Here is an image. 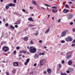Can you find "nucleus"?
Segmentation results:
<instances>
[{"label": "nucleus", "instance_id": "obj_2", "mask_svg": "<svg viewBox=\"0 0 75 75\" xmlns=\"http://www.w3.org/2000/svg\"><path fill=\"white\" fill-rule=\"evenodd\" d=\"M2 49L3 51H4L5 52H7L9 50V48L7 46L3 47Z\"/></svg>", "mask_w": 75, "mask_h": 75}, {"label": "nucleus", "instance_id": "obj_36", "mask_svg": "<svg viewBox=\"0 0 75 75\" xmlns=\"http://www.w3.org/2000/svg\"><path fill=\"white\" fill-rule=\"evenodd\" d=\"M37 63H35L34 65V67H36L37 66Z\"/></svg>", "mask_w": 75, "mask_h": 75}, {"label": "nucleus", "instance_id": "obj_54", "mask_svg": "<svg viewBox=\"0 0 75 75\" xmlns=\"http://www.w3.org/2000/svg\"><path fill=\"white\" fill-rule=\"evenodd\" d=\"M52 19L53 20H54V17H53L52 18Z\"/></svg>", "mask_w": 75, "mask_h": 75}, {"label": "nucleus", "instance_id": "obj_9", "mask_svg": "<svg viewBox=\"0 0 75 75\" xmlns=\"http://www.w3.org/2000/svg\"><path fill=\"white\" fill-rule=\"evenodd\" d=\"M57 11L58 10H57V9H53L52 11V13H57Z\"/></svg>", "mask_w": 75, "mask_h": 75}, {"label": "nucleus", "instance_id": "obj_33", "mask_svg": "<svg viewBox=\"0 0 75 75\" xmlns=\"http://www.w3.org/2000/svg\"><path fill=\"white\" fill-rule=\"evenodd\" d=\"M20 47H19L18 46L16 47V49L17 50H19L20 49Z\"/></svg>", "mask_w": 75, "mask_h": 75}, {"label": "nucleus", "instance_id": "obj_42", "mask_svg": "<svg viewBox=\"0 0 75 75\" xmlns=\"http://www.w3.org/2000/svg\"><path fill=\"white\" fill-rule=\"evenodd\" d=\"M39 42H40V43H42V40H40L39 41Z\"/></svg>", "mask_w": 75, "mask_h": 75}, {"label": "nucleus", "instance_id": "obj_34", "mask_svg": "<svg viewBox=\"0 0 75 75\" xmlns=\"http://www.w3.org/2000/svg\"><path fill=\"white\" fill-rule=\"evenodd\" d=\"M15 27L16 28H18V25H15Z\"/></svg>", "mask_w": 75, "mask_h": 75}, {"label": "nucleus", "instance_id": "obj_51", "mask_svg": "<svg viewBox=\"0 0 75 75\" xmlns=\"http://www.w3.org/2000/svg\"><path fill=\"white\" fill-rule=\"evenodd\" d=\"M1 45H3V42H2L1 43Z\"/></svg>", "mask_w": 75, "mask_h": 75}, {"label": "nucleus", "instance_id": "obj_56", "mask_svg": "<svg viewBox=\"0 0 75 75\" xmlns=\"http://www.w3.org/2000/svg\"><path fill=\"white\" fill-rule=\"evenodd\" d=\"M45 54V53H44V52H42V55H44Z\"/></svg>", "mask_w": 75, "mask_h": 75}, {"label": "nucleus", "instance_id": "obj_32", "mask_svg": "<svg viewBox=\"0 0 75 75\" xmlns=\"http://www.w3.org/2000/svg\"><path fill=\"white\" fill-rule=\"evenodd\" d=\"M43 73L44 74H47V71H44L43 72Z\"/></svg>", "mask_w": 75, "mask_h": 75}, {"label": "nucleus", "instance_id": "obj_57", "mask_svg": "<svg viewBox=\"0 0 75 75\" xmlns=\"http://www.w3.org/2000/svg\"><path fill=\"white\" fill-rule=\"evenodd\" d=\"M2 23V22L1 21H0V25H1V24Z\"/></svg>", "mask_w": 75, "mask_h": 75}, {"label": "nucleus", "instance_id": "obj_16", "mask_svg": "<svg viewBox=\"0 0 75 75\" xmlns=\"http://www.w3.org/2000/svg\"><path fill=\"white\" fill-rule=\"evenodd\" d=\"M32 3L33 4H34V5H37V4L36 3V2L34 1V0L32 1Z\"/></svg>", "mask_w": 75, "mask_h": 75}, {"label": "nucleus", "instance_id": "obj_49", "mask_svg": "<svg viewBox=\"0 0 75 75\" xmlns=\"http://www.w3.org/2000/svg\"><path fill=\"white\" fill-rule=\"evenodd\" d=\"M41 8H42V9L43 10H45V8H44V7H41Z\"/></svg>", "mask_w": 75, "mask_h": 75}, {"label": "nucleus", "instance_id": "obj_39", "mask_svg": "<svg viewBox=\"0 0 75 75\" xmlns=\"http://www.w3.org/2000/svg\"><path fill=\"white\" fill-rule=\"evenodd\" d=\"M21 23V22L20 21H19L18 22V24H20Z\"/></svg>", "mask_w": 75, "mask_h": 75}, {"label": "nucleus", "instance_id": "obj_29", "mask_svg": "<svg viewBox=\"0 0 75 75\" xmlns=\"http://www.w3.org/2000/svg\"><path fill=\"white\" fill-rule=\"evenodd\" d=\"M65 42V40H62L61 41V43H64V42Z\"/></svg>", "mask_w": 75, "mask_h": 75}, {"label": "nucleus", "instance_id": "obj_62", "mask_svg": "<svg viewBox=\"0 0 75 75\" xmlns=\"http://www.w3.org/2000/svg\"><path fill=\"white\" fill-rule=\"evenodd\" d=\"M35 35H38V34H37V33H36L35 34Z\"/></svg>", "mask_w": 75, "mask_h": 75}, {"label": "nucleus", "instance_id": "obj_8", "mask_svg": "<svg viewBox=\"0 0 75 75\" xmlns=\"http://www.w3.org/2000/svg\"><path fill=\"white\" fill-rule=\"evenodd\" d=\"M73 17V16H72V14H70L68 17V18L69 20H70L71 19V18H72Z\"/></svg>", "mask_w": 75, "mask_h": 75}, {"label": "nucleus", "instance_id": "obj_58", "mask_svg": "<svg viewBox=\"0 0 75 75\" xmlns=\"http://www.w3.org/2000/svg\"><path fill=\"white\" fill-rule=\"evenodd\" d=\"M25 56H24V55H23L22 56V58H25Z\"/></svg>", "mask_w": 75, "mask_h": 75}, {"label": "nucleus", "instance_id": "obj_38", "mask_svg": "<svg viewBox=\"0 0 75 75\" xmlns=\"http://www.w3.org/2000/svg\"><path fill=\"white\" fill-rule=\"evenodd\" d=\"M58 23H60L61 22V19H59L58 20Z\"/></svg>", "mask_w": 75, "mask_h": 75}, {"label": "nucleus", "instance_id": "obj_30", "mask_svg": "<svg viewBox=\"0 0 75 75\" xmlns=\"http://www.w3.org/2000/svg\"><path fill=\"white\" fill-rule=\"evenodd\" d=\"M30 43L31 44H33L34 43V42H33V41L31 40L30 42Z\"/></svg>", "mask_w": 75, "mask_h": 75}, {"label": "nucleus", "instance_id": "obj_20", "mask_svg": "<svg viewBox=\"0 0 75 75\" xmlns=\"http://www.w3.org/2000/svg\"><path fill=\"white\" fill-rule=\"evenodd\" d=\"M38 55H37V54H35V58H38Z\"/></svg>", "mask_w": 75, "mask_h": 75}, {"label": "nucleus", "instance_id": "obj_12", "mask_svg": "<svg viewBox=\"0 0 75 75\" xmlns=\"http://www.w3.org/2000/svg\"><path fill=\"white\" fill-rule=\"evenodd\" d=\"M72 64V62L71 60H70L68 62V64L69 65H71Z\"/></svg>", "mask_w": 75, "mask_h": 75}, {"label": "nucleus", "instance_id": "obj_43", "mask_svg": "<svg viewBox=\"0 0 75 75\" xmlns=\"http://www.w3.org/2000/svg\"><path fill=\"white\" fill-rule=\"evenodd\" d=\"M70 25H72L73 24V22H71L70 23Z\"/></svg>", "mask_w": 75, "mask_h": 75}, {"label": "nucleus", "instance_id": "obj_17", "mask_svg": "<svg viewBox=\"0 0 75 75\" xmlns=\"http://www.w3.org/2000/svg\"><path fill=\"white\" fill-rule=\"evenodd\" d=\"M49 31H50V29L49 28V29H47V30L45 31V33L46 34H47V33H48V32H49Z\"/></svg>", "mask_w": 75, "mask_h": 75}, {"label": "nucleus", "instance_id": "obj_28", "mask_svg": "<svg viewBox=\"0 0 75 75\" xmlns=\"http://www.w3.org/2000/svg\"><path fill=\"white\" fill-rule=\"evenodd\" d=\"M52 8H55V9H57V8L55 6H53L52 7Z\"/></svg>", "mask_w": 75, "mask_h": 75}, {"label": "nucleus", "instance_id": "obj_10", "mask_svg": "<svg viewBox=\"0 0 75 75\" xmlns=\"http://www.w3.org/2000/svg\"><path fill=\"white\" fill-rule=\"evenodd\" d=\"M47 72L48 74H50L51 72V69H47Z\"/></svg>", "mask_w": 75, "mask_h": 75}, {"label": "nucleus", "instance_id": "obj_6", "mask_svg": "<svg viewBox=\"0 0 75 75\" xmlns=\"http://www.w3.org/2000/svg\"><path fill=\"white\" fill-rule=\"evenodd\" d=\"M29 61H30V59L28 58L27 59H26V62L24 63L25 65H27V63L29 62Z\"/></svg>", "mask_w": 75, "mask_h": 75}, {"label": "nucleus", "instance_id": "obj_64", "mask_svg": "<svg viewBox=\"0 0 75 75\" xmlns=\"http://www.w3.org/2000/svg\"><path fill=\"white\" fill-rule=\"evenodd\" d=\"M32 72H30V73H29V75H31V74H32Z\"/></svg>", "mask_w": 75, "mask_h": 75}, {"label": "nucleus", "instance_id": "obj_19", "mask_svg": "<svg viewBox=\"0 0 75 75\" xmlns=\"http://www.w3.org/2000/svg\"><path fill=\"white\" fill-rule=\"evenodd\" d=\"M28 27H34L35 26V25H28Z\"/></svg>", "mask_w": 75, "mask_h": 75}, {"label": "nucleus", "instance_id": "obj_53", "mask_svg": "<svg viewBox=\"0 0 75 75\" xmlns=\"http://www.w3.org/2000/svg\"><path fill=\"white\" fill-rule=\"evenodd\" d=\"M6 74V75H9V73H8V72H7Z\"/></svg>", "mask_w": 75, "mask_h": 75}, {"label": "nucleus", "instance_id": "obj_61", "mask_svg": "<svg viewBox=\"0 0 75 75\" xmlns=\"http://www.w3.org/2000/svg\"><path fill=\"white\" fill-rule=\"evenodd\" d=\"M14 24H16V25H17V24H18V23H14Z\"/></svg>", "mask_w": 75, "mask_h": 75}, {"label": "nucleus", "instance_id": "obj_21", "mask_svg": "<svg viewBox=\"0 0 75 75\" xmlns=\"http://www.w3.org/2000/svg\"><path fill=\"white\" fill-rule=\"evenodd\" d=\"M44 59H42L40 60V62L44 63Z\"/></svg>", "mask_w": 75, "mask_h": 75}, {"label": "nucleus", "instance_id": "obj_4", "mask_svg": "<svg viewBox=\"0 0 75 75\" xmlns=\"http://www.w3.org/2000/svg\"><path fill=\"white\" fill-rule=\"evenodd\" d=\"M72 38L70 37H68L65 39V41H72L73 40Z\"/></svg>", "mask_w": 75, "mask_h": 75}, {"label": "nucleus", "instance_id": "obj_22", "mask_svg": "<svg viewBox=\"0 0 75 75\" xmlns=\"http://www.w3.org/2000/svg\"><path fill=\"white\" fill-rule=\"evenodd\" d=\"M45 6H47V7H51V6L47 5V4H45Z\"/></svg>", "mask_w": 75, "mask_h": 75}, {"label": "nucleus", "instance_id": "obj_45", "mask_svg": "<svg viewBox=\"0 0 75 75\" xmlns=\"http://www.w3.org/2000/svg\"><path fill=\"white\" fill-rule=\"evenodd\" d=\"M22 11H23V12H25V10L24 9H22Z\"/></svg>", "mask_w": 75, "mask_h": 75}, {"label": "nucleus", "instance_id": "obj_25", "mask_svg": "<svg viewBox=\"0 0 75 75\" xmlns=\"http://www.w3.org/2000/svg\"><path fill=\"white\" fill-rule=\"evenodd\" d=\"M68 70L69 71H70V72H72V71H73V69H68Z\"/></svg>", "mask_w": 75, "mask_h": 75}, {"label": "nucleus", "instance_id": "obj_59", "mask_svg": "<svg viewBox=\"0 0 75 75\" xmlns=\"http://www.w3.org/2000/svg\"><path fill=\"white\" fill-rule=\"evenodd\" d=\"M39 55H40V56L41 55V53H39Z\"/></svg>", "mask_w": 75, "mask_h": 75}, {"label": "nucleus", "instance_id": "obj_44", "mask_svg": "<svg viewBox=\"0 0 75 75\" xmlns=\"http://www.w3.org/2000/svg\"><path fill=\"white\" fill-rule=\"evenodd\" d=\"M66 72L68 74H69V73L70 72H69V71H66Z\"/></svg>", "mask_w": 75, "mask_h": 75}, {"label": "nucleus", "instance_id": "obj_31", "mask_svg": "<svg viewBox=\"0 0 75 75\" xmlns=\"http://www.w3.org/2000/svg\"><path fill=\"white\" fill-rule=\"evenodd\" d=\"M5 26L6 27H8V23H6L5 24Z\"/></svg>", "mask_w": 75, "mask_h": 75}, {"label": "nucleus", "instance_id": "obj_41", "mask_svg": "<svg viewBox=\"0 0 75 75\" xmlns=\"http://www.w3.org/2000/svg\"><path fill=\"white\" fill-rule=\"evenodd\" d=\"M68 3H69V4H72V2L70 1Z\"/></svg>", "mask_w": 75, "mask_h": 75}, {"label": "nucleus", "instance_id": "obj_1", "mask_svg": "<svg viewBox=\"0 0 75 75\" xmlns=\"http://www.w3.org/2000/svg\"><path fill=\"white\" fill-rule=\"evenodd\" d=\"M29 51L30 53L34 54L37 51V49L35 47H33V46H30L29 47Z\"/></svg>", "mask_w": 75, "mask_h": 75}, {"label": "nucleus", "instance_id": "obj_60", "mask_svg": "<svg viewBox=\"0 0 75 75\" xmlns=\"http://www.w3.org/2000/svg\"><path fill=\"white\" fill-rule=\"evenodd\" d=\"M75 42V40H74L73 41V42Z\"/></svg>", "mask_w": 75, "mask_h": 75}, {"label": "nucleus", "instance_id": "obj_52", "mask_svg": "<svg viewBox=\"0 0 75 75\" xmlns=\"http://www.w3.org/2000/svg\"><path fill=\"white\" fill-rule=\"evenodd\" d=\"M30 9H33V8L32 6H30Z\"/></svg>", "mask_w": 75, "mask_h": 75}, {"label": "nucleus", "instance_id": "obj_55", "mask_svg": "<svg viewBox=\"0 0 75 75\" xmlns=\"http://www.w3.org/2000/svg\"><path fill=\"white\" fill-rule=\"evenodd\" d=\"M16 51H14L13 52V53H14V54H16Z\"/></svg>", "mask_w": 75, "mask_h": 75}, {"label": "nucleus", "instance_id": "obj_15", "mask_svg": "<svg viewBox=\"0 0 75 75\" xmlns=\"http://www.w3.org/2000/svg\"><path fill=\"white\" fill-rule=\"evenodd\" d=\"M26 52H27L26 51L22 50L20 51V53H23L24 54H26Z\"/></svg>", "mask_w": 75, "mask_h": 75}, {"label": "nucleus", "instance_id": "obj_24", "mask_svg": "<svg viewBox=\"0 0 75 75\" xmlns=\"http://www.w3.org/2000/svg\"><path fill=\"white\" fill-rule=\"evenodd\" d=\"M71 56L70 55H68L67 56V59H68Z\"/></svg>", "mask_w": 75, "mask_h": 75}, {"label": "nucleus", "instance_id": "obj_5", "mask_svg": "<svg viewBox=\"0 0 75 75\" xmlns=\"http://www.w3.org/2000/svg\"><path fill=\"white\" fill-rule=\"evenodd\" d=\"M13 65L14 67H18V62H14L13 64Z\"/></svg>", "mask_w": 75, "mask_h": 75}, {"label": "nucleus", "instance_id": "obj_3", "mask_svg": "<svg viewBox=\"0 0 75 75\" xmlns=\"http://www.w3.org/2000/svg\"><path fill=\"white\" fill-rule=\"evenodd\" d=\"M15 5H16L15 4H7L6 7V9H8L9 8V7H13V6H14Z\"/></svg>", "mask_w": 75, "mask_h": 75}, {"label": "nucleus", "instance_id": "obj_47", "mask_svg": "<svg viewBox=\"0 0 75 75\" xmlns=\"http://www.w3.org/2000/svg\"><path fill=\"white\" fill-rule=\"evenodd\" d=\"M71 46L72 47H74V46H75V44H72Z\"/></svg>", "mask_w": 75, "mask_h": 75}, {"label": "nucleus", "instance_id": "obj_37", "mask_svg": "<svg viewBox=\"0 0 75 75\" xmlns=\"http://www.w3.org/2000/svg\"><path fill=\"white\" fill-rule=\"evenodd\" d=\"M62 64H64L65 63V61L64 60H62Z\"/></svg>", "mask_w": 75, "mask_h": 75}, {"label": "nucleus", "instance_id": "obj_23", "mask_svg": "<svg viewBox=\"0 0 75 75\" xmlns=\"http://www.w3.org/2000/svg\"><path fill=\"white\" fill-rule=\"evenodd\" d=\"M61 75H67V74L66 73H62L61 74Z\"/></svg>", "mask_w": 75, "mask_h": 75}, {"label": "nucleus", "instance_id": "obj_14", "mask_svg": "<svg viewBox=\"0 0 75 75\" xmlns=\"http://www.w3.org/2000/svg\"><path fill=\"white\" fill-rule=\"evenodd\" d=\"M23 39L24 41H27L28 40V37H25L24 38H23Z\"/></svg>", "mask_w": 75, "mask_h": 75}, {"label": "nucleus", "instance_id": "obj_13", "mask_svg": "<svg viewBox=\"0 0 75 75\" xmlns=\"http://www.w3.org/2000/svg\"><path fill=\"white\" fill-rule=\"evenodd\" d=\"M63 11L64 13H68V12H69V10H66V9H64L63 10Z\"/></svg>", "mask_w": 75, "mask_h": 75}, {"label": "nucleus", "instance_id": "obj_40", "mask_svg": "<svg viewBox=\"0 0 75 75\" xmlns=\"http://www.w3.org/2000/svg\"><path fill=\"white\" fill-rule=\"evenodd\" d=\"M62 66V65H61V64H59V68H61Z\"/></svg>", "mask_w": 75, "mask_h": 75}, {"label": "nucleus", "instance_id": "obj_48", "mask_svg": "<svg viewBox=\"0 0 75 75\" xmlns=\"http://www.w3.org/2000/svg\"><path fill=\"white\" fill-rule=\"evenodd\" d=\"M16 1H16V0H14L13 1L14 3H16Z\"/></svg>", "mask_w": 75, "mask_h": 75}, {"label": "nucleus", "instance_id": "obj_27", "mask_svg": "<svg viewBox=\"0 0 75 75\" xmlns=\"http://www.w3.org/2000/svg\"><path fill=\"white\" fill-rule=\"evenodd\" d=\"M65 7H66V8H69V6H68V4H66L65 5Z\"/></svg>", "mask_w": 75, "mask_h": 75}, {"label": "nucleus", "instance_id": "obj_35", "mask_svg": "<svg viewBox=\"0 0 75 75\" xmlns=\"http://www.w3.org/2000/svg\"><path fill=\"white\" fill-rule=\"evenodd\" d=\"M72 31L74 32H75V28H74L72 29Z\"/></svg>", "mask_w": 75, "mask_h": 75}, {"label": "nucleus", "instance_id": "obj_63", "mask_svg": "<svg viewBox=\"0 0 75 75\" xmlns=\"http://www.w3.org/2000/svg\"><path fill=\"white\" fill-rule=\"evenodd\" d=\"M31 16H34V14L32 13L31 14Z\"/></svg>", "mask_w": 75, "mask_h": 75}, {"label": "nucleus", "instance_id": "obj_7", "mask_svg": "<svg viewBox=\"0 0 75 75\" xmlns=\"http://www.w3.org/2000/svg\"><path fill=\"white\" fill-rule=\"evenodd\" d=\"M67 32H63L61 34L62 36V37H64V36H65Z\"/></svg>", "mask_w": 75, "mask_h": 75}, {"label": "nucleus", "instance_id": "obj_50", "mask_svg": "<svg viewBox=\"0 0 75 75\" xmlns=\"http://www.w3.org/2000/svg\"><path fill=\"white\" fill-rule=\"evenodd\" d=\"M3 21H4V22H5L6 21V19L5 18L3 19Z\"/></svg>", "mask_w": 75, "mask_h": 75}, {"label": "nucleus", "instance_id": "obj_46", "mask_svg": "<svg viewBox=\"0 0 75 75\" xmlns=\"http://www.w3.org/2000/svg\"><path fill=\"white\" fill-rule=\"evenodd\" d=\"M21 56H22V54H20L18 55L19 57H21Z\"/></svg>", "mask_w": 75, "mask_h": 75}, {"label": "nucleus", "instance_id": "obj_11", "mask_svg": "<svg viewBox=\"0 0 75 75\" xmlns=\"http://www.w3.org/2000/svg\"><path fill=\"white\" fill-rule=\"evenodd\" d=\"M28 20L29 21H34V20L33 19V18L31 17H29L28 18Z\"/></svg>", "mask_w": 75, "mask_h": 75}, {"label": "nucleus", "instance_id": "obj_18", "mask_svg": "<svg viewBox=\"0 0 75 75\" xmlns=\"http://www.w3.org/2000/svg\"><path fill=\"white\" fill-rule=\"evenodd\" d=\"M10 28L11 29H14V26H12V25H11L10 26Z\"/></svg>", "mask_w": 75, "mask_h": 75}, {"label": "nucleus", "instance_id": "obj_26", "mask_svg": "<svg viewBox=\"0 0 75 75\" xmlns=\"http://www.w3.org/2000/svg\"><path fill=\"white\" fill-rule=\"evenodd\" d=\"M44 65V63L40 62V66H42V65Z\"/></svg>", "mask_w": 75, "mask_h": 75}]
</instances>
